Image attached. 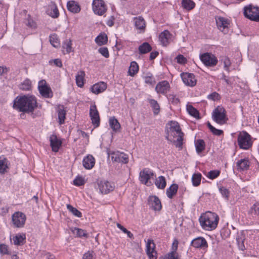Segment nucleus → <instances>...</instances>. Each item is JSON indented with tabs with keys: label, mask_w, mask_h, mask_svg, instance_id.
<instances>
[{
	"label": "nucleus",
	"mask_w": 259,
	"mask_h": 259,
	"mask_svg": "<svg viewBox=\"0 0 259 259\" xmlns=\"http://www.w3.org/2000/svg\"><path fill=\"white\" fill-rule=\"evenodd\" d=\"M207 98L213 101H217L220 100L221 97L220 95L217 92H213L209 95L207 97Z\"/></svg>",
	"instance_id": "680f3d73"
},
{
	"label": "nucleus",
	"mask_w": 259,
	"mask_h": 259,
	"mask_svg": "<svg viewBox=\"0 0 259 259\" xmlns=\"http://www.w3.org/2000/svg\"><path fill=\"white\" fill-rule=\"evenodd\" d=\"M153 172L148 168H144L140 172L139 180L143 184L149 186L148 181L153 176Z\"/></svg>",
	"instance_id": "ddd939ff"
},
{
	"label": "nucleus",
	"mask_w": 259,
	"mask_h": 259,
	"mask_svg": "<svg viewBox=\"0 0 259 259\" xmlns=\"http://www.w3.org/2000/svg\"><path fill=\"white\" fill-rule=\"evenodd\" d=\"M73 184L77 186H80L84 184V181L82 177H77L73 181Z\"/></svg>",
	"instance_id": "13d9d810"
},
{
	"label": "nucleus",
	"mask_w": 259,
	"mask_h": 259,
	"mask_svg": "<svg viewBox=\"0 0 259 259\" xmlns=\"http://www.w3.org/2000/svg\"><path fill=\"white\" fill-rule=\"evenodd\" d=\"M172 34L167 30H165L161 32L159 35V40L163 46H167L170 40Z\"/></svg>",
	"instance_id": "412c9836"
},
{
	"label": "nucleus",
	"mask_w": 259,
	"mask_h": 259,
	"mask_svg": "<svg viewBox=\"0 0 259 259\" xmlns=\"http://www.w3.org/2000/svg\"><path fill=\"white\" fill-rule=\"evenodd\" d=\"M95 41L99 46L106 44L108 41L107 36L105 33H101L96 38Z\"/></svg>",
	"instance_id": "f704fd0d"
},
{
	"label": "nucleus",
	"mask_w": 259,
	"mask_h": 259,
	"mask_svg": "<svg viewBox=\"0 0 259 259\" xmlns=\"http://www.w3.org/2000/svg\"><path fill=\"white\" fill-rule=\"evenodd\" d=\"M181 76L184 83L190 87L195 85L196 83V80L195 78V76L193 73H182Z\"/></svg>",
	"instance_id": "f3484780"
},
{
	"label": "nucleus",
	"mask_w": 259,
	"mask_h": 259,
	"mask_svg": "<svg viewBox=\"0 0 259 259\" xmlns=\"http://www.w3.org/2000/svg\"><path fill=\"white\" fill-rule=\"evenodd\" d=\"M244 16L250 20L259 22V7L251 5L244 8Z\"/></svg>",
	"instance_id": "39448f33"
},
{
	"label": "nucleus",
	"mask_w": 259,
	"mask_h": 259,
	"mask_svg": "<svg viewBox=\"0 0 259 259\" xmlns=\"http://www.w3.org/2000/svg\"><path fill=\"white\" fill-rule=\"evenodd\" d=\"M50 146L53 152H57L62 146V140L58 138L56 135H52L50 137Z\"/></svg>",
	"instance_id": "6ab92c4d"
},
{
	"label": "nucleus",
	"mask_w": 259,
	"mask_h": 259,
	"mask_svg": "<svg viewBox=\"0 0 259 259\" xmlns=\"http://www.w3.org/2000/svg\"><path fill=\"white\" fill-rule=\"evenodd\" d=\"M85 72L82 70L78 71L75 76L76 83L78 87L81 88L84 85Z\"/></svg>",
	"instance_id": "c756f323"
},
{
	"label": "nucleus",
	"mask_w": 259,
	"mask_h": 259,
	"mask_svg": "<svg viewBox=\"0 0 259 259\" xmlns=\"http://www.w3.org/2000/svg\"><path fill=\"white\" fill-rule=\"evenodd\" d=\"M237 142L239 148L244 150L248 149L252 145L251 136L245 131L238 134Z\"/></svg>",
	"instance_id": "20e7f679"
},
{
	"label": "nucleus",
	"mask_w": 259,
	"mask_h": 259,
	"mask_svg": "<svg viewBox=\"0 0 259 259\" xmlns=\"http://www.w3.org/2000/svg\"><path fill=\"white\" fill-rule=\"evenodd\" d=\"M210 131L215 135L220 136L223 134V131L215 128L214 127Z\"/></svg>",
	"instance_id": "338daca9"
},
{
	"label": "nucleus",
	"mask_w": 259,
	"mask_h": 259,
	"mask_svg": "<svg viewBox=\"0 0 259 259\" xmlns=\"http://www.w3.org/2000/svg\"><path fill=\"white\" fill-rule=\"evenodd\" d=\"M58 114L59 123L62 124L64 122L66 115V111L64 110L63 107L59 108L58 111Z\"/></svg>",
	"instance_id": "49530a36"
},
{
	"label": "nucleus",
	"mask_w": 259,
	"mask_h": 259,
	"mask_svg": "<svg viewBox=\"0 0 259 259\" xmlns=\"http://www.w3.org/2000/svg\"><path fill=\"white\" fill-rule=\"evenodd\" d=\"M26 215L20 211L15 212L12 217V221L14 227L22 228L26 221Z\"/></svg>",
	"instance_id": "6e6552de"
},
{
	"label": "nucleus",
	"mask_w": 259,
	"mask_h": 259,
	"mask_svg": "<svg viewBox=\"0 0 259 259\" xmlns=\"http://www.w3.org/2000/svg\"><path fill=\"white\" fill-rule=\"evenodd\" d=\"M67 208L68 210L71 212L74 215L75 217L80 218L82 216V214L80 211L77 210L76 208L73 207L70 204L67 205Z\"/></svg>",
	"instance_id": "09e8293b"
},
{
	"label": "nucleus",
	"mask_w": 259,
	"mask_h": 259,
	"mask_svg": "<svg viewBox=\"0 0 259 259\" xmlns=\"http://www.w3.org/2000/svg\"><path fill=\"white\" fill-rule=\"evenodd\" d=\"M51 61H53L54 64L57 67H61L62 66V61L60 59H55L52 61H50V63H51Z\"/></svg>",
	"instance_id": "69168bd1"
},
{
	"label": "nucleus",
	"mask_w": 259,
	"mask_h": 259,
	"mask_svg": "<svg viewBox=\"0 0 259 259\" xmlns=\"http://www.w3.org/2000/svg\"><path fill=\"white\" fill-rule=\"evenodd\" d=\"M107 87L106 83L101 81L94 84L91 87V91L93 93L97 95L105 91L107 89Z\"/></svg>",
	"instance_id": "b1692460"
},
{
	"label": "nucleus",
	"mask_w": 259,
	"mask_h": 259,
	"mask_svg": "<svg viewBox=\"0 0 259 259\" xmlns=\"http://www.w3.org/2000/svg\"><path fill=\"white\" fill-rule=\"evenodd\" d=\"M112 161L122 163H127L128 162V156L127 154L120 152H114L111 153V156Z\"/></svg>",
	"instance_id": "4468645a"
},
{
	"label": "nucleus",
	"mask_w": 259,
	"mask_h": 259,
	"mask_svg": "<svg viewBox=\"0 0 259 259\" xmlns=\"http://www.w3.org/2000/svg\"><path fill=\"white\" fill-rule=\"evenodd\" d=\"M178 185L176 184H172L168 188L166 189V195L168 198L171 199L175 196L178 192Z\"/></svg>",
	"instance_id": "7c9ffc66"
},
{
	"label": "nucleus",
	"mask_w": 259,
	"mask_h": 259,
	"mask_svg": "<svg viewBox=\"0 0 259 259\" xmlns=\"http://www.w3.org/2000/svg\"><path fill=\"white\" fill-rule=\"evenodd\" d=\"M72 43L71 41L69 40H66L62 45L63 52L64 54H68L72 51Z\"/></svg>",
	"instance_id": "a19ab883"
},
{
	"label": "nucleus",
	"mask_w": 259,
	"mask_h": 259,
	"mask_svg": "<svg viewBox=\"0 0 259 259\" xmlns=\"http://www.w3.org/2000/svg\"><path fill=\"white\" fill-rule=\"evenodd\" d=\"M47 13L53 18H57L59 16V10L55 3L52 2L48 6Z\"/></svg>",
	"instance_id": "393cba45"
},
{
	"label": "nucleus",
	"mask_w": 259,
	"mask_h": 259,
	"mask_svg": "<svg viewBox=\"0 0 259 259\" xmlns=\"http://www.w3.org/2000/svg\"><path fill=\"white\" fill-rule=\"evenodd\" d=\"M139 70V66L135 61H132L131 63L130 66L128 69V73L131 76H134Z\"/></svg>",
	"instance_id": "ea45409f"
},
{
	"label": "nucleus",
	"mask_w": 259,
	"mask_h": 259,
	"mask_svg": "<svg viewBox=\"0 0 259 259\" xmlns=\"http://www.w3.org/2000/svg\"><path fill=\"white\" fill-rule=\"evenodd\" d=\"M109 124L111 128L115 132L117 131L120 128V123L114 117L110 118Z\"/></svg>",
	"instance_id": "c9c22d12"
},
{
	"label": "nucleus",
	"mask_w": 259,
	"mask_h": 259,
	"mask_svg": "<svg viewBox=\"0 0 259 259\" xmlns=\"http://www.w3.org/2000/svg\"><path fill=\"white\" fill-rule=\"evenodd\" d=\"M219 191L223 197H224L226 199L228 200L230 195V192L229 190L225 187H222L219 188Z\"/></svg>",
	"instance_id": "5fc2aeb1"
},
{
	"label": "nucleus",
	"mask_w": 259,
	"mask_h": 259,
	"mask_svg": "<svg viewBox=\"0 0 259 259\" xmlns=\"http://www.w3.org/2000/svg\"><path fill=\"white\" fill-rule=\"evenodd\" d=\"M145 83L149 84H153L154 83V79L151 76H146L145 78Z\"/></svg>",
	"instance_id": "0e129e2a"
},
{
	"label": "nucleus",
	"mask_w": 259,
	"mask_h": 259,
	"mask_svg": "<svg viewBox=\"0 0 259 259\" xmlns=\"http://www.w3.org/2000/svg\"><path fill=\"white\" fill-rule=\"evenodd\" d=\"M220 174V171L218 170H210L206 176L210 179L213 180L217 178Z\"/></svg>",
	"instance_id": "603ef678"
},
{
	"label": "nucleus",
	"mask_w": 259,
	"mask_h": 259,
	"mask_svg": "<svg viewBox=\"0 0 259 259\" xmlns=\"http://www.w3.org/2000/svg\"><path fill=\"white\" fill-rule=\"evenodd\" d=\"M182 6L184 9L190 11L194 8L195 4L192 0H182Z\"/></svg>",
	"instance_id": "473e14b6"
},
{
	"label": "nucleus",
	"mask_w": 259,
	"mask_h": 259,
	"mask_svg": "<svg viewBox=\"0 0 259 259\" xmlns=\"http://www.w3.org/2000/svg\"><path fill=\"white\" fill-rule=\"evenodd\" d=\"M221 62L223 63L225 70L229 72L230 67L231 64L230 59L228 57L224 56L222 58Z\"/></svg>",
	"instance_id": "a18cd8bd"
},
{
	"label": "nucleus",
	"mask_w": 259,
	"mask_h": 259,
	"mask_svg": "<svg viewBox=\"0 0 259 259\" xmlns=\"http://www.w3.org/2000/svg\"><path fill=\"white\" fill-rule=\"evenodd\" d=\"M170 89V84L166 80L159 82L155 87V90L158 94L163 95L166 94L169 91Z\"/></svg>",
	"instance_id": "aec40b11"
},
{
	"label": "nucleus",
	"mask_w": 259,
	"mask_h": 259,
	"mask_svg": "<svg viewBox=\"0 0 259 259\" xmlns=\"http://www.w3.org/2000/svg\"><path fill=\"white\" fill-rule=\"evenodd\" d=\"M212 118L216 122L220 124L226 123L228 120L225 109L220 106L217 107L213 111Z\"/></svg>",
	"instance_id": "423d86ee"
},
{
	"label": "nucleus",
	"mask_w": 259,
	"mask_h": 259,
	"mask_svg": "<svg viewBox=\"0 0 259 259\" xmlns=\"http://www.w3.org/2000/svg\"><path fill=\"white\" fill-rule=\"evenodd\" d=\"M168 125L169 127L165 130V138L170 142H173L176 147L182 148L184 134L178 122L170 121L168 123Z\"/></svg>",
	"instance_id": "f03ea898"
},
{
	"label": "nucleus",
	"mask_w": 259,
	"mask_h": 259,
	"mask_svg": "<svg viewBox=\"0 0 259 259\" xmlns=\"http://www.w3.org/2000/svg\"><path fill=\"white\" fill-rule=\"evenodd\" d=\"M8 168L7 160L5 157H0V173L4 174Z\"/></svg>",
	"instance_id": "de8ad7c7"
},
{
	"label": "nucleus",
	"mask_w": 259,
	"mask_h": 259,
	"mask_svg": "<svg viewBox=\"0 0 259 259\" xmlns=\"http://www.w3.org/2000/svg\"><path fill=\"white\" fill-rule=\"evenodd\" d=\"M20 90L23 91H29L31 89V82L29 79H26L19 86Z\"/></svg>",
	"instance_id": "37998d69"
},
{
	"label": "nucleus",
	"mask_w": 259,
	"mask_h": 259,
	"mask_svg": "<svg viewBox=\"0 0 259 259\" xmlns=\"http://www.w3.org/2000/svg\"><path fill=\"white\" fill-rule=\"evenodd\" d=\"M250 162L247 158L239 160L236 162L237 169L239 171L247 170L249 169Z\"/></svg>",
	"instance_id": "5701e85b"
},
{
	"label": "nucleus",
	"mask_w": 259,
	"mask_h": 259,
	"mask_svg": "<svg viewBox=\"0 0 259 259\" xmlns=\"http://www.w3.org/2000/svg\"><path fill=\"white\" fill-rule=\"evenodd\" d=\"M135 26L136 28L140 30L144 31L145 29L146 24L144 18L141 16L135 17L134 18Z\"/></svg>",
	"instance_id": "bb28decb"
},
{
	"label": "nucleus",
	"mask_w": 259,
	"mask_h": 259,
	"mask_svg": "<svg viewBox=\"0 0 259 259\" xmlns=\"http://www.w3.org/2000/svg\"><path fill=\"white\" fill-rule=\"evenodd\" d=\"M167 99L168 100L169 102L174 105H177L180 103L179 99L174 94H169L167 96Z\"/></svg>",
	"instance_id": "8fccbe9b"
},
{
	"label": "nucleus",
	"mask_w": 259,
	"mask_h": 259,
	"mask_svg": "<svg viewBox=\"0 0 259 259\" xmlns=\"http://www.w3.org/2000/svg\"><path fill=\"white\" fill-rule=\"evenodd\" d=\"M116 226L118 228L121 230L124 233L126 234L127 236L130 238H134V235L130 231L127 230L125 228L119 223H117Z\"/></svg>",
	"instance_id": "3c124183"
},
{
	"label": "nucleus",
	"mask_w": 259,
	"mask_h": 259,
	"mask_svg": "<svg viewBox=\"0 0 259 259\" xmlns=\"http://www.w3.org/2000/svg\"><path fill=\"white\" fill-rule=\"evenodd\" d=\"M98 185L99 191L102 194H108L114 189V184L106 180L100 181L98 183Z\"/></svg>",
	"instance_id": "f8f14e48"
},
{
	"label": "nucleus",
	"mask_w": 259,
	"mask_h": 259,
	"mask_svg": "<svg viewBox=\"0 0 259 259\" xmlns=\"http://www.w3.org/2000/svg\"><path fill=\"white\" fill-rule=\"evenodd\" d=\"M219 216L214 212L207 211L202 214L199 218V222L202 228L206 230L215 229L218 224Z\"/></svg>",
	"instance_id": "7ed1b4c3"
},
{
	"label": "nucleus",
	"mask_w": 259,
	"mask_h": 259,
	"mask_svg": "<svg viewBox=\"0 0 259 259\" xmlns=\"http://www.w3.org/2000/svg\"><path fill=\"white\" fill-rule=\"evenodd\" d=\"M95 160L94 157L91 155H88L85 157L82 160L83 167L87 169L92 168L95 165Z\"/></svg>",
	"instance_id": "a878e982"
},
{
	"label": "nucleus",
	"mask_w": 259,
	"mask_h": 259,
	"mask_svg": "<svg viewBox=\"0 0 259 259\" xmlns=\"http://www.w3.org/2000/svg\"><path fill=\"white\" fill-rule=\"evenodd\" d=\"M93 10L96 14L103 15L107 11L105 3L103 0H93Z\"/></svg>",
	"instance_id": "9b49d317"
},
{
	"label": "nucleus",
	"mask_w": 259,
	"mask_h": 259,
	"mask_svg": "<svg viewBox=\"0 0 259 259\" xmlns=\"http://www.w3.org/2000/svg\"><path fill=\"white\" fill-rule=\"evenodd\" d=\"M50 41L52 45L56 48L59 45V41L56 35H52L50 36Z\"/></svg>",
	"instance_id": "864d4df0"
},
{
	"label": "nucleus",
	"mask_w": 259,
	"mask_h": 259,
	"mask_svg": "<svg viewBox=\"0 0 259 259\" xmlns=\"http://www.w3.org/2000/svg\"><path fill=\"white\" fill-rule=\"evenodd\" d=\"M187 110L189 114L195 118H199V113L198 111L191 105H187Z\"/></svg>",
	"instance_id": "79ce46f5"
},
{
	"label": "nucleus",
	"mask_w": 259,
	"mask_h": 259,
	"mask_svg": "<svg viewBox=\"0 0 259 259\" xmlns=\"http://www.w3.org/2000/svg\"><path fill=\"white\" fill-rule=\"evenodd\" d=\"M191 245L196 248L205 249L208 247L207 241L202 237H198L193 239L191 241Z\"/></svg>",
	"instance_id": "dca6fc26"
},
{
	"label": "nucleus",
	"mask_w": 259,
	"mask_h": 259,
	"mask_svg": "<svg viewBox=\"0 0 259 259\" xmlns=\"http://www.w3.org/2000/svg\"><path fill=\"white\" fill-rule=\"evenodd\" d=\"M148 101L153 109L154 114L157 115L160 112V106L158 102L156 100L151 99H148Z\"/></svg>",
	"instance_id": "2f4dec72"
},
{
	"label": "nucleus",
	"mask_w": 259,
	"mask_h": 259,
	"mask_svg": "<svg viewBox=\"0 0 259 259\" xmlns=\"http://www.w3.org/2000/svg\"><path fill=\"white\" fill-rule=\"evenodd\" d=\"M67 7L68 11L73 13H78L80 11L79 5L74 1H69L67 4Z\"/></svg>",
	"instance_id": "c85d7f7f"
},
{
	"label": "nucleus",
	"mask_w": 259,
	"mask_h": 259,
	"mask_svg": "<svg viewBox=\"0 0 259 259\" xmlns=\"http://www.w3.org/2000/svg\"><path fill=\"white\" fill-rule=\"evenodd\" d=\"M175 250L171 251L170 253H169L167 256H166V259H178V254L176 252V250L178 247V241H176V245L175 246Z\"/></svg>",
	"instance_id": "6e6d98bb"
},
{
	"label": "nucleus",
	"mask_w": 259,
	"mask_h": 259,
	"mask_svg": "<svg viewBox=\"0 0 259 259\" xmlns=\"http://www.w3.org/2000/svg\"><path fill=\"white\" fill-rule=\"evenodd\" d=\"M37 106L36 99L33 96L17 97L14 100L13 108L20 112H32Z\"/></svg>",
	"instance_id": "f257e3e1"
},
{
	"label": "nucleus",
	"mask_w": 259,
	"mask_h": 259,
	"mask_svg": "<svg viewBox=\"0 0 259 259\" xmlns=\"http://www.w3.org/2000/svg\"><path fill=\"white\" fill-rule=\"evenodd\" d=\"M244 237H239L237 238V242L238 243V247L241 250H244L245 249V247L244 244Z\"/></svg>",
	"instance_id": "4d7b16f0"
},
{
	"label": "nucleus",
	"mask_w": 259,
	"mask_h": 259,
	"mask_svg": "<svg viewBox=\"0 0 259 259\" xmlns=\"http://www.w3.org/2000/svg\"><path fill=\"white\" fill-rule=\"evenodd\" d=\"M38 90L40 94L46 98H51L53 96V93L50 87L47 85L45 80H41L38 82Z\"/></svg>",
	"instance_id": "1a4fd4ad"
},
{
	"label": "nucleus",
	"mask_w": 259,
	"mask_h": 259,
	"mask_svg": "<svg viewBox=\"0 0 259 259\" xmlns=\"http://www.w3.org/2000/svg\"><path fill=\"white\" fill-rule=\"evenodd\" d=\"M177 62L179 64H184L187 62V59L182 55H179L176 57Z\"/></svg>",
	"instance_id": "e2e57ef3"
},
{
	"label": "nucleus",
	"mask_w": 259,
	"mask_h": 259,
	"mask_svg": "<svg viewBox=\"0 0 259 259\" xmlns=\"http://www.w3.org/2000/svg\"><path fill=\"white\" fill-rule=\"evenodd\" d=\"M196 150L198 153L202 152L205 147V142L203 140L198 139L195 141Z\"/></svg>",
	"instance_id": "e433bc0d"
},
{
	"label": "nucleus",
	"mask_w": 259,
	"mask_h": 259,
	"mask_svg": "<svg viewBox=\"0 0 259 259\" xmlns=\"http://www.w3.org/2000/svg\"><path fill=\"white\" fill-rule=\"evenodd\" d=\"M216 24L218 28L224 34L229 31V28L230 24V21L223 17H218L215 18Z\"/></svg>",
	"instance_id": "9d476101"
},
{
	"label": "nucleus",
	"mask_w": 259,
	"mask_h": 259,
	"mask_svg": "<svg viewBox=\"0 0 259 259\" xmlns=\"http://www.w3.org/2000/svg\"><path fill=\"white\" fill-rule=\"evenodd\" d=\"M98 52L104 57L107 58L109 57L108 50L106 47H102L99 49Z\"/></svg>",
	"instance_id": "bf43d9fd"
},
{
	"label": "nucleus",
	"mask_w": 259,
	"mask_h": 259,
	"mask_svg": "<svg viewBox=\"0 0 259 259\" xmlns=\"http://www.w3.org/2000/svg\"><path fill=\"white\" fill-rule=\"evenodd\" d=\"M0 253L2 254H9L8 246L5 244H1Z\"/></svg>",
	"instance_id": "052dcab7"
},
{
	"label": "nucleus",
	"mask_w": 259,
	"mask_h": 259,
	"mask_svg": "<svg viewBox=\"0 0 259 259\" xmlns=\"http://www.w3.org/2000/svg\"><path fill=\"white\" fill-rule=\"evenodd\" d=\"M90 116L91 117L92 123L96 127L98 126L100 124V117L95 104L92 105L90 106Z\"/></svg>",
	"instance_id": "2eb2a0df"
},
{
	"label": "nucleus",
	"mask_w": 259,
	"mask_h": 259,
	"mask_svg": "<svg viewBox=\"0 0 259 259\" xmlns=\"http://www.w3.org/2000/svg\"><path fill=\"white\" fill-rule=\"evenodd\" d=\"M148 202L150 207L154 210H160L161 209L160 200L157 196H150L148 199Z\"/></svg>",
	"instance_id": "4be33fe9"
},
{
	"label": "nucleus",
	"mask_w": 259,
	"mask_h": 259,
	"mask_svg": "<svg viewBox=\"0 0 259 259\" xmlns=\"http://www.w3.org/2000/svg\"><path fill=\"white\" fill-rule=\"evenodd\" d=\"M152 47L148 42H144L139 47V51L140 54H144L150 52Z\"/></svg>",
	"instance_id": "4c0bfd02"
},
{
	"label": "nucleus",
	"mask_w": 259,
	"mask_h": 259,
	"mask_svg": "<svg viewBox=\"0 0 259 259\" xmlns=\"http://www.w3.org/2000/svg\"><path fill=\"white\" fill-rule=\"evenodd\" d=\"M155 245L154 241L152 239H148L146 244V253L148 256L149 259H156L157 256L156 255V252L155 250Z\"/></svg>",
	"instance_id": "a211bd4d"
},
{
	"label": "nucleus",
	"mask_w": 259,
	"mask_h": 259,
	"mask_svg": "<svg viewBox=\"0 0 259 259\" xmlns=\"http://www.w3.org/2000/svg\"><path fill=\"white\" fill-rule=\"evenodd\" d=\"M166 180L163 176H160L156 180L155 185L159 189H163L166 186Z\"/></svg>",
	"instance_id": "58836bf2"
},
{
	"label": "nucleus",
	"mask_w": 259,
	"mask_h": 259,
	"mask_svg": "<svg viewBox=\"0 0 259 259\" xmlns=\"http://www.w3.org/2000/svg\"><path fill=\"white\" fill-rule=\"evenodd\" d=\"M200 59L202 62L207 67H213L218 62L217 57L210 53H204L200 54Z\"/></svg>",
	"instance_id": "0eeeda50"
},
{
	"label": "nucleus",
	"mask_w": 259,
	"mask_h": 259,
	"mask_svg": "<svg viewBox=\"0 0 259 259\" xmlns=\"http://www.w3.org/2000/svg\"><path fill=\"white\" fill-rule=\"evenodd\" d=\"M71 231L73 234L78 237H88V233L84 230L78 228H74L71 229Z\"/></svg>",
	"instance_id": "72a5a7b5"
},
{
	"label": "nucleus",
	"mask_w": 259,
	"mask_h": 259,
	"mask_svg": "<svg viewBox=\"0 0 259 259\" xmlns=\"http://www.w3.org/2000/svg\"><path fill=\"white\" fill-rule=\"evenodd\" d=\"M82 259H93V255L92 253L88 251L83 254Z\"/></svg>",
	"instance_id": "774afa93"
},
{
	"label": "nucleus",
	"mask_w": 259,
	"mask_h": 259,
	"mask_svg": "<svg viewBox=\"0 0 259 259\" xmlns=\"http://www.w3.org/2000/svg\"><path fill=\"white\" fill-rule=\"evenodd\" d=\"M26 235L25 234H18L13 238V241L14 245L21 246L25 243Z\"/></svg>",
	"instance_id": "cd10ccee"
},
{
	"label": "nucleus",
	"mask_w": 259,
	"mask_h": 259,
	"mask_svg": "<svg viewBox=\"0 0 259 259\" xmlns=\"http://www.w3.org/2000/svg\"><path fill=\"white\" fill-rule=\"evenodd\" d=\"M201 175L200 173L194 174L192 177V182L194 186H198L201 182Z\"/></svg>",
	"instance_id": "c03bdc74"
}]
</instances>
